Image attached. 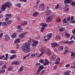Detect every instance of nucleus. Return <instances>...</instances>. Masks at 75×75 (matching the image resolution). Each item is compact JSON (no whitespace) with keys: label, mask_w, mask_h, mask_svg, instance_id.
I'll use <instances>...</instances> for the list:
<instances>
[{"label":"nucleus","mask_w":75,"mask_h":75,"mask_svg":"<svg viewBox=\"0 0 75 75\" xmlns=\"http://www.w3.org/2000/svg\"><path fill=\"white\" fill-rule=\"evenodd\" d=\"M11 65H18L19 64V62L18 61H16L12 62Z\"/></svg>","instance_id":"nucleus-10"},{"label":"nucleus","mask_w":75,"mask_h":75,"mask_svg":"<svg viewBox=\"0 0 75 75\" xmlns=\"http://www.w3.org/2000/svg\"><path fill=\"white\" fill-rule=\"evenodd\" d=\"M29 54H28L27 55H26L25 56L23 57V59H25V58H27V57H28L29 56Z\"/></svg>","instance_id":"nucleus-42"},{"label":"nucleus","mask_w":75,"mask_h":75,"mask_svg":"<svg viewBox=\"0 0 75 75\" xmlns=\"http://www.w3.org/2000/svg\"><path fill=\"white\" fill-rule=\"evenodd\" d=\"M71 71L70 70H67L64 73V75H70L69 74L71 73Z\"/></svg>","instance_id":"nucleus-15"},{"label":"nucleus","mask_w":75,"mask_h":75,"mask_svg":"<svg viewBox=\"0 0 75 75\" xmlns=\"http://www.w3.org/2000/svg\"><path fill=\"white\" fill-rule=\"evenodd\" d=\"M52 58L54 59H55L56 58V56L55 55H53L52 56Z\"/></svg>","instance_id":"nucleus-58"},{"label":"nucleus","mask_w":75,"mask_h":75,"mask_svg":"<svg viewBox=\"0 0 75 75\" xmlns=\"http://www.w3.org/2000/svg\"><path fill=\"white\" fill-rule=\"evenodd\" d=\"M3 36V33L0 34V38H1V37Z\"/></svg>","instance_id":"nucleus-57"},{"label":"nucleus","mask_w":75,"mask_h":75,"mask_svg":"<svg viewBox=\"0 0 75 75\" xmlns=\"http://www.w3.org/2000/svg\"><path fill=\"white\" fill-rule=\"evenodd\" d=\"M41 26H42V27H47V26H48V25H47V24L44 23H41Z\"/></svg>","instance_id":"nucleus-17"},{"label":"nucleus","mask_w":75,"mask_h":75,"mask_svg":"<svg viewBox=\"0 0 75 75\" xmlns=\"http://www.w3.org/2000/svg\"><path fill=\"white\" fill-rule=\"evenodd\" d=\"M5 57V55H3L1 56V57H0V59H2L3 58Z\"/></svg>","instance_id":"nucleus-50"},{"label":"nucleus","mask_w":75,"mask_h":75,"mask_svg":"<svg viewBox=\"0 0 75 75\" xmlns=\"http://www.w3.org/2000/svg\"><path fill=\"white\" fill-rule=\"evenodd\" d=\"M45 71L43 70L41 73H40V75H42V74H44Z\"/></svg>","instance_id":"nucleus-32"},{"label":"nucleus","mask_w":75,"mask_h":75,"mask_svg":"<svg viewBox=\"0 0 75 75\" xmlns=\"http://www.w3.org/2000/svg\"><path fill=\"white\" fill-rule=\"evenodd\" d=\"M50 63V62L48 60V59H45V62L43 64V65H44V66H46L47 65H48Z\"/></svg>","instance_id":"nucleus-6"},{"label":"nucleus","mask_w":75,"mask_h":75,"mask_svg":"<svg viewBox=\"0 0 75 75\" xmlns=\"http://www.w3.org/2000/svg\"><path fill=\"white\" fill-rule=\"evenodd\" d=\"M71 20V18L69 17L67 18V21H69Z\"/></svg>","instance_id":"nucleus-47"},{"label":"nucleus","mask_w":75,"mask_h":75,"mask_svg":"<svg viewBox=\"0 0 75 75\" xmlns=\"http://www.w3.org/2000/svg\"><path fill=\"white\" fill-rule=\"evenodd\" d=\"M39 42L38 41L34 40L33 41V44L32 45V47H35L38 44Z\"/></svg>","instance_id":"nucleus-4"},{"label":"nucleus","mask_w":75,"mask_h":75,"mask_svg":"<svg viewBox=\"0 0 75 75\" xmlns=\"http://www.w3.org/2000/svg\"><path fill=\"white\" fill-rule=\"evenodd\" d=\"M52 18L51 16H49L47 17L46 19V21L47 23H50L52 21Z\"/></svg>","instance_id":"nucleus-5"},{"label":"nucleus","mask_w":75,"mask_h":75,"mask_svg":"<svg viewBox=\"0 0 75 75\" xmlns=\"http://www.w3.org/2000/svg\"><path fill=\"white\" fill-rule=\"evenodd\" d=\"M46 53L48 55H51V51H50V50L49 49H47Z\"/></svg>","instance_id":"nucleus-21"},{"label":"nucleus","mask_w":75,"mask_h":75,"mask_svg":"<svg viewBox=\"0 0 75 75\" xmlns=\"http://www.w3.org/2000/svg\"><path fill=\"white\" fill-rule=\"evenodd\" d=\"M65 35H66L67 38H68L70 37V34L69 33H66Z\"/></svg>","instance_id":"nucleus-29"},{"label":"nucleus","mask_w":75,"mask_h":75,"mask_svg":"<svg viewBox=\"0 0 75 75\" xmlns=\"http://www.w3.org/2000/svg\"><path fill=\"white\" fill-rule=\"evenodd\" d=\"M63 22L64 23H67V19H64L63 20Z\"/></svg>","instance_id":"nucleus-40"},{"label":"nucleus","mask_w":75,"mask_h":75,"mask_svg":"<svg viewBox=\"0 0 75 75\" xmlns=\"http://www.w3.org/2000/svg\"><path fill=\"white\" fill-rule=\"evenodd\" d=\"M38 14H39V12H35L33 14V17H36V16H37Z\"/></svg>","instance_id":"nucleus-16"},{"label":"nucleus","mask_w":75,"mask_h":75,"mask_svg":"<svg viewBox=\"0 0 75 75\" xmlns=\"http://www.w3.org/2000/svg\"><path fill=\"white\" fill-rule=\"evenodd\" d=\"M63 43H64V44H69V41L67 40L66 42H64Z\"/></svg>","instance_id":"nucleus-49"},{"label":"nucleus","mask_w":75,"mask_h":75,"mask_svg":"<svg viewBox=\"0 0 75 75\" xmlns=\"http://www.w3.org/2000/svg\"><path fill=\"white\" fill-rule=\"evenodd\" d=\"M51 46L52 48H55V47L58 46V44L57 42L52 43Z\"/></svg>","instance_id":"nucleus-9"},{"label":"nucleus","mask_w":75,"mask_h":75,"mask_svg":"<svg viewBox=\"0 0 75 75\" xmlns=\"http://www.w3.org/2000/svg\"><path fill=\"white\" fill-rule=\"evenodd\" d=\"M58 65H56L53 68V69H57V68H58Z\"/></svg>","instance_id":"nucleus-48"},{"label":"nucleus","mask_w":75,"mask_h":75,"mask_svg":"<svg viewBox=\"0 0 75 75\" xmlns=\"http://www.w3.org/2000/svg\"><path fill=\"white\" fill-rule=\"evenodd\" d=\"M41 51L42 53H44L45 52V50L44 49H42L41 50Z\"/></svg>","instance_id":"nucleus-35"},{"label":"nucleus","mask_w":75,"mask_h":75,"mask_svg":"<svg viewBox=\"0 0 75 75\" xmlns=\"http://www.w3.org/2000/svg\"><path fill=\"white\" fill-rule=\"evenodd\" d=\"M51 11L50 10H48L45 12V16H50V15H51Z\"/></svg>","instance_id":"nucleus-8"},{"label":"nucleus","mask_w":75,"mask_h":75,"mask_svg":"<svg viewBox=\"0 0 75 75\" xmlns=\"http://www.w3.org/2000/svg\"><path fill=\"white\" fill-rule=\"evenodd\" d=\"M59 31L61 32H62V31H64V29L63 28H61L59 29Z\"/></svg>","instance_id":"nucleus-53"},{"label":"nucleus","mask_w":75,"mask_h":75,"mask_svg":"<svg viewBox=\"0 0 75 75\" xmlns=\"http://www.w3.org/2000/svg\"><path fill=\"white\" fill-rule=\"evenodd\" d=\"M44 68V66L41 65L38 67V69H39V70L41 71V70H42V69H43Z\"/></svg>","instance_id":"nucleus-19"},{"label":"nucleus","mask_w":75,"mask_h":75,"mask_svg":"<svg viewBox=\"0 0 75 75\" xmlns=\"http://www.w3.org/2000/svg\"><path fill=\"white\" fill-rule=\"evenodd\" d=\"M16 57H17V55H16V54H13L9 58V59H12L15 58Z\"/></svg>","instance_id":"nucleus-12"},{"label":"nucleus","mask_w":75,"mask_h":75,"mask_svg":"<svg viewBox=\"0 0 75 75\" xmlns=\"http://www.w3.org/2000/svg\"><path fill=\"white\" fill-rule=\"evenodd\" d=\"M44 6H45V4H44V3H42L41 4H40L39 5L40 8H42L43 7H44Z\"/></svg>","instance_id":"nucleus-23"},{"label":"nucleus","mask_w":75,"mask_h":75,"mask_svg":"<svg viewBox=\"0 0 75 75\" xmlns=\"http://www.w3.org/2000/svg\"><path fill=\"white\" fill-rule=\"evenodd\" d=\"M8 57H6L4 58V60H5V61H7V59H8Z\"/></svg>","instance_id":"nucleus-52"},{"label":"nucleus","mask_w":75,"mask_h":75,"mask_svg":"<svg viewBox=\"0 0 75 75\" xmlns=\"http://www.w3.org/2000/svg\"><path fill=\"white\" fill-rule=\"evenodd\" d=\"M20 39H16L15 41V43H18L20 41Z\"/></svg>","instance_id":"nucleus-25"},{"label":"nucleus","mask_w":75,"mask_h":75,"mask_svg":"<svg viewBox=\"0 0 75 75\" xmlns=\"http://www.w3.org/2000/svg\"><path fill=\"white\" fill-rule=\"evenodd\" d=\"M31 44V43L28 42H26L22 47V50L25 53H28L30 52L29 46Z\"/></svg>","instance_id":"nucleus-1"},{"label":"nucleus","mask_w":75,"mask_h":75,"mask_svg":"<svg viewBox=\"0 0 75 75\" xmlns=\"http://www.w3.org/2000/svg\"><path fill=\"white\" fill-rule=\"evenodd\" d=\"M70 68H71V69H72V68H75V66H73L70 67Z\"/></svg>","instance_id":"nucleus-63"},{"label":"nucleus","mask_w":75,"mask_h":75,"mask_svg":"<svg viewBox=\"0 0 75 75\" xmlns=\"http://www.w3.org/2000/svg\"><path fill=\"white\" fill-rule=\"evenodd\" d=\"M10 52L13 54H15V53L16 52V51L13 50H11L10 51Z\"/></svg>","instance_id":"nucleus-27"},{"label":"nucleus","mask_w":75,"mask_h":75,"mask_svg":"<svg viewBox=\"0 0 75 75\" xmlns=\"http://www.w3.org/2000/svg\"><path fill=\"white\" fill-rule=\"evenodd\" d=\"M59 4H57V5L56 6H55V8L56 9H58V8H59Z\"/></svg>","instance_id":"nucleus-34"},{"label":"nucleus","mask_w":75,"mask_h":75,"mask_svg":"<svg viewBox=\"0 0 75 75\" xmlns=\"http://www.w3.org/2000/svg\"><path fill=\"white\" fill-rule=\"evenodd\" d=\"M7 67V66L6 65H4V66H3V67H2V69H6V68Z\"/></svg>","instance_id":"nucleus-54"},{"label":"nucleus","mask_w":75,"mask_h":75,"mask_svg":"<svg viewBox=\"0 0 75 75\" xmlns=\"http://www.w3.org/2000/svg\"><path fill=\"white\" fill-rule=\"evenodd\" d=\"M13 66H10L8 68V69L9 70V71H12V72H14V70L13 69Z\"/></svg>","instance_id":"nucleus-11"},{"label":"nucleus","mask_w":75,"mask_h":75,"mask_svg":"<svg viewBox=\"0 0 75 75\" xmlns=\"http://www.w3.org/2000/svg\"><path fill=\"white\" fill-rule=\"evenodd\" d=\"M8 24H7V22H4L2 24V25L3 26H6V25H7Z\"/></svg>","instance_id":"nucleus-28"},{"label":"nucleus","mask_w":75,"mask_h":75,"mask_svg":"<svg viewBox=\"0 0 75 75\" xmlns=\"http://www.w3.org/2000/svg\"><path fill=\"white\" fill-rule=\"evenodd\" d=\"M70 5L73 7H75V1H73L70 4Z\"/></svg>","instance_id":"nucleus-22"},{"label":"nucleus","mask_w":75,"mask_h":75,"mask_svg":"<svg viewBox=\"0 0 75 75\" xmlns=\"http://www.w3.org/2000/svg\"><path fill=\"white\" fill-rule=\"evenodd\" d=\"M69 10V8L67 7L66 9L65 10V11L66 12H68Z\"/></svg>","instance_id":"nucleus-38"},{"label":"nucleus","mask_w":75,"mask_h":75,"mask_svg":"<svg viewBox=\"0 0 75 75\" xmlns=\"http://www.w3.org/2000/svg\"><path fill=\"white\" fill-rule=\"evenodd\" d=\"M40 71H41V70L40 69H38V70L37 71V72L36 73V74H40Z\"/></svg>","instance_id":"nucleus-43"},{"label":"nucleus","mask_w":75,"mask_h":75,"mask_svg":"<svg viewBox=\"0 0 75 75\" xmlns=\"http://www.w3.org/2000/svg\"><path fill=\"white\" fill-rule=\"evenodd\" d=\"M44 30V28L43 27H42V28L41 30V32H43Z\"/></svg>","instance_id":"nucleus-55"},{"label":"nucleus","mask_w":75,"mask_h":75,"mask_svg":"<svg viewBox=\"0 0 75 75\" xmlns=\"http://www.w3.org/2000/svg\"><path fill=\"white\" fill-rule=\"evenodd\" d=\"M3 38L4 41H7L10 39V37H9V36H8V34L5 35L4 36Z\"/></svg>","instance_id":"nucleus-3"},{"label":"nucleus","mask_w":75,"mask_h":75,"mask_svg":"<svg viewBox=\"0 0 75 75\" xmlns=\"http://www.w3.org/2000/svg\"><path fill=\"white\" fill-rule=\"evenodd\" d=\"M16 35L17 33H14L12 34L11 37L12 38H15L16 37Z\"/></svg>","instance_id":"nucleus-18"},{"label":"nucleus","mask_w":75,"mask_h":75,"mask_svg":"<svg viewBox=\"0 0 75 75\" xmlns=\"http://www.w3.org/2000/svg\"><path fill=\"white\" fill-rule=\"evenodd\" d=\"M72 33H73L74 35H75V29H73V30L72 31Z\"/></svg>","instance_id":"nucleus-56"},{"label":"nucleus","mask_w":75,"mask_h":75,"mask_svg":"<svg viewBox=\"0 0 75 75\" xmlns=\"http://www.w3.org/2000/svg\"><path fill=\"white\" fill-rule=\"evenodd\" d=\"M75 52H72L71 54V57H73V56H75Z\"/></svg>","instance_id":"nucleus-37"},{"label":"nucleus","mask_w":75,"mask_h":75,"mask_svg":"<svg viewBox=\"0 0 75 75\" xmlns=\"http://www.w3.org/2000/svg\"><path fill=\"white\" fill-rule=\"evenodd\" d=\"M11 6V4L10 2L8 1L5 2L4 4H3L1 9L3 11H4L6 10V9L7 8V7H8V8H10Z\"/></svg>","instance_id":"nucleus-2"},{"label":"nucleus","mask_w":75,"mask_h":75,"mask_svg":"<svg viewBox=\"0 0 75 75\" xmlns=\"http://www.w3.org/2000/svg\"><path fill=\"white\" fill-rule=\"evenodd\" d=\"M52 18H54L55 17V15L54 13H53L52 14L51 16H50Z\"/></svg>","instance_id":"nucleus-44"},{"label":"nucleus","mask_w":75,"mask_h":75,"mask_svg":"<svg viewBox=\"0 0 75 75\" xmlns=\"http://www.w3.org/2000/svg\"><path fill=\"white\" fill-rule=\"evenodd\" d=\"M27 23H28V22H27V21H24L23 23L21 24V25H22V26L25 25H26Z\"/></svg>","instance_id":"nucleus-20"},{"label":"nucleus","mask_w":75,"mask_h":75,"mask_svg":"<svg viewBox=\"0 0 75 75\" xmlns=\"http://www.w3.org/2000/svg\"><path fill=\"white\" fill-rule=\"evenodd\" d=\"M50 40V38H47L46 39V38H45L44 39H43V41H48Z\"/></svg>","instance_id":"nucleus-39"},{"label":"nucleus","mask_w":75,"mask_h":75,"mask_svg":"<svg viewBox=\"0 0 75 75\" xmlns=\"http://www.w3.org/2000/svg\"><path fill=\"white\" fill-rule=\"evenodd\" d=\"M44 60L43 59H40L39 62L42 63V64H43L44 63Z\"/></svg>","instance_id":"nucleus-30"},{"label":"nucleus","mask_w":75,"mask_h":75,"mask_svg":"<svg viewBox=\"0 0 75 75\" xmlns=\"http://www.w3.org/2000/svg\"><path fill=\"white\" fill-rule=\"evenodd\" d=\"M74 16H71V19H70L71 21H72L74 20Z\"/></svg>","instance_id":"nucleus-59"},{"label":"nucleus","mask_w":75,"mask_h":75,"mask_svg":"<svg viewBox=\"0 0 75 75\" xmlns=\"http://www.w3.org/2000/svg\"><path fill=\"white\" fill-rule=\"evenodd\" d=\"M16 7H18L20 8L21 7V4H18L16 5Z\"/></svg>","instance_id":"nucleus-33"},{"label":"nucleus","mask_w":75,"mask_h":75,"mask_svg":"<svg viewBox=\"0 0 75 75\" xmlns=\"http://www.w3.org/2000/svg\"><path fill=\"white\" fill-rule=\"evenodd\" d=\"M59 50H61V51H62V50H63V49H64V47L62 46H61L59 47Z\"/></svg>","instance_id":"nucleus-31"},{"label":"nucleus","mask_w":75,"mask_h":75,"mask_svg":"<svg viewBox=\"0 0 75 75\" xmlns=\"http://www.w3.org/2000/svg\"><path fill=\"white\" fill-rule=\"evenodd\" d=\"M64 3L66 4H70L71 3V0H65L64 2Z\"/></svg>","instance_id":"nucleus-14"},{"label":"nucleus","mask_w":75,"mask_h":75,"mask_svg":"<svg viewBox=\"0 0 75 75\" xmlns=\"http://www.w3.org/2000/svg\"><path fill=\"white\" fill-rule=\"evenodd\" d=\"M12 22H13L12 20H9L7 22V23L8 24V25H9V24H11V23H12Z\"/></svg>","instance_id":"nucleus-26"},{"label":"nucleus","mask_w":75,"mask_h":75,"mask_svg":"<svg viewBox=\"0 0 75 75\" xmlns=\"http://www.w3.org/2000/svg\"><path fill=\"white\" fill-rule=\"evenodd\" d=\"M71 23H75V20H72V21H71Z\"/></svg>","instance_id":"nucleus-64"},{"label":"nucleus","mask_w":75,"mask_h":75,"mask_svg":"<svg viewBox=\"0 0 75 75\" xmlns=\"http://www.w3.org/2000/svg\"><path fill=\"white\" fill-rule=\"evenodd\" d=\"M68 52V50H66L64 51V52L63 53L64 54H66Z\"/></svg>","instance_id":"nucleus-46"},{"label":"nucleus","mask_w":75,"mask_h":75,"mask_svg":"<svg viewBox=\"0 0 75 75\" xmlns=\"http://www.w3.org/2000/svg\"><path fill=\"white\" fill-rule=\"evenodd\" d=\"M59 37L58 36H56V37L55 38V40H58V39L59 38Z\"/></svg>","instance_id":"nucleus-62"},{"label":"nucleus","mask_w":75,"mask_h":75,"mask_svg":"<svg viewBox=\"0 0 75 75\" xmlns=\"http://www.w3.org/2000/svg\"><path fill=\"white\" fill-rule=\"evenodd\" d=\"M53 34L52 33H50L48 34L46 37L47 38H49V39H50V38L52 36Z\"/></svg>","instance_id":"nucleus-13"},{"label":"nucleus","mask_w":75,"mask_h":75,"mask_svg":"<svg viewBox=\"0 0 75 75\" xmlns=\"http://www.w3.org/2000/svg\"><path fill=\"white\" fill-rule=\"evenodd\" d=\"M24 69V67L23 66H22L21 68L19 69V72H21Z\"/></svg>","instance_id":"nucleus-24"},{"label":"nucleus","mask_w":75,"mask_h":75,"mask_svg":"<svg viewBox=\"0 0 75 75\" xmlns=\"http://www.w3.org/2000/svg\"><path fill=\"white\" fill-rule=\"evenodd\" d=\"M35 55V54L34 53L32 54H31V57H34Z\"/></svg>","instance_id":"nucleus-51"},{"label":"nucleus","mask_w":75,"mask_h":75,"mask_svg":"<svg viewBox=\"0 0 75 75\" xmlns=\"http://www.w3.org/2000/svg\"><path fill=\"white\" fill-rule=\"evenodd\" d=\"M54 64H59V62L56 61V62L54 63Z\"/></svg>","instance_id":"nucleus-61"},{"label":"nucleus","mask_w":75,"mask_h":75,"mask_svg":"<svg viewBox=\"0 0 75 75\" xmlns=\"http://www.w3.org/2000/svg\"><path fill=\"white\" fill-rule=\"evenodd\" d=\"M6 72V71L4 70H2L1 71V72H0V74H1V73H3L4 74V73Z\"/></svg>","instance_id":"nucleus-36"},{"label":"nucleus","mask_w":75,"mask_h":75,"mask_svg":"<svg viewBox=\"0 0 75 75\" xmlns=\"http://www.w3.org/2000/svg\"><path fill=\"white\" fill-rule=\"evenodd\" d=\"M42 8V11H44L46 10V8L45 7H43V8Z\"/></svg>","instance_id":"nucleus-41"},{"label":"nucleus","mask_w":75,"mask_h":75,"mask_svg":"<svg viewBox=\"0 0 75 75\" xmlns=\"http://www.w3.org/2000/svg\"><path fill=\"white\" fill-rule=\"evenodd\" d=\"M8 20H9V18H8V17H6L5 18V20L6 21H8Z\"/></svg>","instance_id":"nucleus-60"},{"label":"nucleus","mask_w":75,"mask_h":75,"mask_svg":"<svg viewBox=\"0 0 75 75\" xmlns=\"http://www.w3.org/2000/svg\"><path fill=\"white\" fill-rule=\"evenodd\" d=\"M74 40H71L69 41V44H73V43H74Z\"/></svg>","instance_id":"nucleus-45"},{"label":"nucleus","mask_w":75,"mask_h":75,"mask_svg":"<svg viewBox=\"0 0 75 75\" xmlns=\"http://www.w3.org/2000/svg\"><path fill=\"white\" fill-rule=\"evenodd\" d=\"M26 35V33H23L19 35V37L20 39H23L24 36Z\"/></svg>","instance_id":"nucleus-7"}]
</instances>
